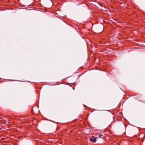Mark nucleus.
<instances>
[{
  "instance_id": "obj_1",
  "label": "nucleus",
  "mask_w": 145,
  "mask_h": 145,
  "mask_svg": "<svg viewBox=\"0 0 145 145\" xmlns=\"http://www.w3.org/2000/svg\"><path fill=\"white\" fill-rule=\"evenodd\" d=\"M96 138L95 137H92L90 138V141L93 142H95L96 141Z\"/></svg>"
},
{
  "instance_id": "obj_3",
  "label": "nucleus",
  "mask_w": 145,
  "mask_h": 145,
  "mask_svg": "<svg viewBox=\"0 0 145 145\" xmlns=\"http://www.w3.org/2000/svg\"><path fill=\"white\" fill-rule=\"evenodd\" d=\"M7 123V122L5 120H4V124H5Z\"/></svg>"
},
{
  "instance_id": "obj_2",
  "label": "nucleus",
  "mask_w": 145,
  "mask_h": 145,
  "mask_svg": "<svg viewBox=\"0 0 145 145\" xmlns=\"http://www.w3.org/2000/svg\"><path fill=\"white\" fill-rule=\"evenodd\" d=\"M99 138H103V135H101L100 134H99Z\"/></svg>"
}]
</instances>
